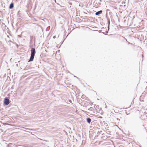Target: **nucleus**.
I'll use <instances>...</instances> for the list:
<instances>
[{
    "label": "nucleus",
    "instance_id": "obj_1",
    "mask_svg": "<svg viewBox=\"0 0 147 147\" xmlns=\"http://www.w3.org/2000/svg\"><path fill=\"white\" fill-rule=\"evenodd\" d=\"M31 57L30 59V60L28 61V62H30L31 61H32L34 59V56L35 55V49L34 48H32V49L31 50Z\"/></svg>",
    "mask_w": 147,
    "mask_h": 147
},
{
    "label": "nucleus",
    "instance_id": "obj_2",
    "mask_svg": "<svg viewBox=\"0 0 147 147\" xmlns=\"http://www.w3.org/2000/svg\"><path fill=\"white\" fill-rule=\"evenodd\" d=\"M4 102L5 105H7L9 103V100L7 97H6L5 98Z\"/></svg>",
    "mask_w": 147,
    "mask_h": 147
},
{
    "label": "nucleus",
    "instance_id": "obj_3",
    "mask_svg": "<svg viewBox=\"0 0 147 147\" xmlns=\"http://www.w3.org/2000/svg\"><path fill=\"white\" fill-rule=\"evenodd\" d=\"M118 109L121 110V109H120L118 107H116L115 109V112L116 113H118L119 112V111H118Z\"/></svg>",
    "mask_w": 147,
    "mask_h": 147
},
{
    "label": "nucleus",
    "instance_id": "obj_4",
    "mask_svg": "<svg viewBox=\"0 0 147 147\" xmlns=\"http://www.w3.org/2000/svg\"><path fill=\"white\" fill-rule=\"evenodd\" d=\"M102 13V11H98L97 12L95 13L96 15H98L99 14H101Z\"/></svg>",
    "mask_w": 147,
    "mask_h": 147
},
{
    "label": "nucleus",
    "instance_id": "obj_5",
    "mask_svg": "<svg viewBox=\"0 0 147 147\" xmlns=\"http://www.w3.org/2000/svg\"><path fill=\"white\" fill-rule=\"evenodd\" d=\"M13 7V3H11L10 4V6H9V8L11 9H12Z\"/></svg>",
    "mask_w": 147,
    "mask_h": 147
},
{
    "label": "nucleus",
    "instance_id": "obj_6",
    "mask_svg": "<svg viewBox=\"0 0 147 147\" xmlns=\"http://www.w3.org/2000/svg\"><path fill=\"white\" fill-rule=\"evenodd\" d=\"M86 120H87V122L88 123H90L91 121V119L90 118H88Z\"/></svg>",
    "mask_w": 147,
    "mask_h": 147
},
{
    "label": "nucleus",
    "instance_id": "obj_7",
    "mask_svg": "<svg viewBox=\"0 0 147 147\" xmlns=\"http://www.w3.org/2000/svg\"><path fill=\"white\" fill-rule=\"evenodd\" d=\"M55 37H56V36H53V38H55Z\"/></svg>",
    "mask_w": 147,
    "mask_h": 147
}]
</instances>
